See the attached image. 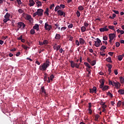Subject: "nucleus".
Wrapping results in <instances>:
<instances>
[{"instance_id":"1","label":"nucleus","mask_w":124,"mask_h":124,"mask_svg":"<svg viewBox=\"0 0 124 124\" xmlns=\"http://www.w3.org/2000/svg\"><path fill=\"white\" fill-rule=\"evenodd\" d=\"M49 66H50V62L49 60H46L43 64L40 65L39 69L42 71H46L47 67H49Z\"/></svg>"},{"instance_id":"2","label":"nucleus","mask_w":124,"mask_h":124,"mask_svg":"<svg viewBox=\"0 0 124 124\" xmlns=\"http://www.w3.org/2000/svg\"><path fill=\"white\" fill-rule=\"evenodd\" d=\"M43 12H44V10H43V9H38L37 10V11L33 14L32 16L33 18H34L35 16H37L38 17H42V16H43Z\"/></svg>"},{"instance_id":"3","label":"nucleus","mask_w":124,"mask_h":124,"mask_svg":"<svg viewBox=\"0 0 124 124\" xmlns=\"http://www.w3.org/2000/svg\"><path fill=\"white\" fill-rule=\"evenodd\" d=\"M17 25V28H18L19 29L21 28V30H24L26 27V25H25V23L22 22H18Z\"/></svg>"},{"instance_id":"4","label":"nucleus","mask_w":124,"mask_h":124,"mask_svg":"<svg viewBox=\"0 0 124 124\" xmlns=\"http://www.w3.org/2000/svg\"><path fill=\"white\" fill-rule=\"evenodd\" d=\"M5 19H3L4 23H6L7 21H9L10 19V14L7 13L6 15L4 16Z\"/></svg>"},{"instance_id":"5","label":"nucleus","mask_w":124,"mask_h":124,"mask_svg":"<svg viewBox=\"0 0 124 124\" xmlns=\"http://www.w3.org/2000/svg\"><path fill=\"white\" fill-rule=\"evenodd\" d=\"M44 81H45V82H46V81H47V83H50L51 82L50 77H49L48 76V74H47L46 73H45Z\"/></svg>"},{"instance_id":"6","label":"nucleus","mask_w":124,"mask_h":124,"mask_svg":"<svg viewBox=\"0 0 124 124\" xmlns=\"http://www.w3.org/2000/svg\"><path fill=\"white\" fill-rule=\"evenodd\" d=\"M108 37L109 38V42L111 43L113 39H114V38H116V34L115 33H110L108 34Z\"/></svg>"},{"instance_id":"7","label":"nucleus","mask_w":124,"mask_h":124,"mask_svg":"<svg viewBox=\"0 0 124 124\" xmlns=\"http://www.w3.org/2000/svg\"><path fill=\"white\" fill-rule=\"evenodd\" d=\"M96 41H94V46L95 47H99L100 46V43H101V40L99 39V38H97Z\"/></svg>"},{"instance_id":"8","label":"nucleus","mask_w":124,"mask_h":124,"mask_svg":"<svg viewBox=\"0 0 124 124\" xmlns=\"http://www.w3.org/2000/svg\"><path fill=\"white\" fill-rule=\"evenodd\" d=\"M45 29L46 31H51V29H52V26L48 25V23H46L45 24Z\"/></svg>"},{"instance_id":"9","label":"nucleus","mask_w":124,"mask_h":124,"mask_svg":"<svg viewBox=\"0 0 124 124\" xmlns=\"http://www.w3.org/2000/svg\"><path fill=\"white\" fill-rule=\"evenodd\" d=\"M113 86H115L116 89H117V90L120 89L121 85V83H120V82L116 81L113 82Z\"/></svg>"},{"instance_id":"10","label":"nucleus","mask_w":124,"mask_h":124,"mask_svg":"<svg viewBox=\"0 0 124 124\" xmlns=\"http://www.w3.org/2000/svg\"><path fill=\"white\" fill-rule=\"evenodd\" d=\"M58 15L59 16H63V17H65V12L59 10L57 11Z\"/></svg>"},{"instance_id":"11","label":"nucleus","mask_w":124,"mask_h":124,"mask_svg":"<svg viewBox=\"0 0 124 124\" xmlns=\"http://www.w3.org/2000/svg\"><path fill=\"white\" fill-rule=\"evenodd\" d=\"M109 31V29L107 28V26H105L104 28L100 29V31H101V32H103L104 31Z\"/></svg>"},{"instance_id":"12","label":"nucleus","mask_w":124,"mask_h":124,"mask_svg":"<svg viewBox=\"0 0 124 124\" xmlns=\"http://www.w3.org/2000/svg\"><path fill=\"white\" fill-rule=\"evenodd\" d=\"M99 82L100 83V85L99 86V88H103V87H104V79H101L99 80Z\"/></svg>"},{"instance_id":"13","label":"nucleus","mask_w":124,"mask_h":124,"mask_svg":"<svg viewBox=\"0 0 124 124\" xmlns=\"http://www.w3.org/2000/svg\"><path fill=\"white\" fill-rule=\"evenodd\" d=\"M34 4H35V2H34L33 0H29V6L30 7L33 6Z\"/></svg>"},{"instance_id":"14","label":"nucleus","mask_w":124,"mask_h":124,"mask_svg":"<svg viewBox=\"0 0 124 124\" xmlns=\"http://www.w3.org/2000/svg\"><path fill=\"white\" fill-rule=\"evenodd\" d=\"M35 2H36V4H37V7H39V6H41L42 5L41 1H40L38 0H35Z\"/></svg>"},{"instance_id":"15","label":"nucleus","mask_w":124,"mask_h":124,"mask_svg":"<svg viewBox=\"0 0 124 124\" xmlns=\"http://www.w3.org/2000/svg\"><path fill=\"white\" fill-rule=\"evenodd\" d=\"M107 66L108 67V71L109 72V74H110V73H111V72L112 71L111 70V68H112V65H111L110 63H108L107 65Z\"/></svg>"},{"instance_id":"16","label":"nucleus","mask_w":124,"mask_h":124,"mask_svg":"<svg viewBox=\"0 0 124 124\" xmlns=\"http://www.w3.org/2000/svg\"><path fill=\"white\" fill-rule=\"evenodd\" d=\"M70 63H71V67H72V68H74L76 66V64H77V63H75L73 61H71Z\"/></svg>"},{"instance_id":"17","label":"nucleus","mask_w":124,"mask_h":124,"mask_svg":"<svg viewBox=\"0 0 124 124\" xmlns=\"http://www.w3.org/2000/svg\"><path fill=\"white\" fill-rule=\"evenodd\" d=\"M109 88V86L107 85H105V86H103L102 88H100V89H102V91H107L108 89Z\"/></svg>"},{"instance_id":"18","label":"nucleus","mask_w":124,"mask_h":124,"mask_svg":"<svg viewBox=\"0 0 124 124\" xmlns=\"http://www.w3.org/2000/svg\"><path fill=\"white\" fill-rule=\"evenodd\" d=\"M53 49L54 50H56L57 51H59V50H60V49H61V46L60 45H58V46H53Z\"/></svg>"},{"instance_id":"19","label":"nucleus","mask_w":124,"mask_h":124,"mask_svg":"<svg viewBox=\"0 0 124 124\" xmlns=\"http://www.w3.org/2000/svg\"><path fill=\"white\" fill-rule=\"evenodd\" d=\"M55 38L56 39V40H60V39H61V34L57 33L55 35Z\"/></svg>"},{"instance_id":"20","label":"nucleus","mask_w":124,"mask_h":124,"mask_svg":"<svg viewBox=\"0 0 124 124\" xmlns=\"http://www.w3.org/2000/svg\"><path fill=\"white\" fill-rule=\"evenodd\" d=\"M79 43L81 45H83V44H84V43H85V40L83 38H79Z\"/></svg>"},{"instance_id":"21","label":"nucleus","mask_w":124,"mask_h":124,"mask_svg":"<svg viewBox=\"0 0 124 124\" xmlns=\"http://www.w3.org/2000/svg\"><path fill=\"white\" fill-rule=\"evenodd\" d=\"M33 29L38 31V30H39V25H38V24H35V26H33Z\"/></svg>"},{"instance_id":"22","label":"nucleus","mask_w":124,"mask_h":124,"mask_svg":"<svg viewBox=\"0 0 124 124\" xmlns=\"http://www.w3.org/2000/svg\"><path fill=\"white\" fill-rule=\"evenodd\" d=\"M41 91L42 93H45V94H47L46 93V91H45V88H44V86H42L41 88Z\"/></svg>"},{"instance_id":"23","label":"nucleus","mask_w":124,"mask_h":124,"mask_svg":"<svg viewBox=\"0 0 124 124\" xmlns=\"http://www.w3.org/2000/svg\"><path fill=\"white\" fill-rule=\"evenodd\" d=\"M118 93H120V94H124V89H120L118 91Z\"/></svg>"},{"instance_id":"24","label":"nucleus","mask_w":124,"mask_h":124,"mask_svg":"<svg viewBox=\"0 0 124 124\" xmlns=\"http://www.w3.org/2000/svg\"><path fill=\"white\" fill-rule=\"evenodd\" d=\"M108 29L112 30L115 32H116V30H115V27L114 26H108Z\"/></svg>"},{"instance_id":"25","label":"nucleus","mask_w":124,"mask_h":124,"mask_svg":"<svg viewBox=\"0 0 124 124\" xmlns=\"http://www.w3.org/2000/svg\"><path fill=\"white\" fill-rule=\"evenodd\" d=\"M87 30V29L86 28V27H85V26H82L81 28V32H85V31Z\"/></svg>"},{"instance_id":"26","label":"nucleus","mask_w":124,"mask_h":124,"mask_svg":"<svg viewBox=\"0 0 124 124\" xmlns=\"http://www.w3.org/2000/svg\"><path fill=\"white\" fill-rule=\"evenodd\" d=\"M59 9H61V7H60V6L57 5L55 7L54 11H55V12H57V11H58Z\"/></svg>"},{"instance_id":"27","label":"nucleus","mask_w":124,"mask_h":124,"mask_svg":"<svg viewBox=\"0 0 124 124\" xmlns=\"http://www.w3.org/2000/svg\"><path fill=\"white\" fill-rule=\"evenodd\" d=\"M96 63V61H95V60H93V61H91V62L90 63L91 65H92L93 66V65H94Z\"/></svg>"},{"instance_id":"28","label":"nucleus","mask_w":124,"mask_h":124,"mask_svg":"<svg viewBox=\"0 0 124 124\" xmlns=\"http://www.w3.org/2000/svg\"><path fill=\"white\" fill-rule=\"evenodd\" d=\"M49 8H47L46 9V11L45 12V14H46L47 16H49Z\"/></svg>"},{"instance_id":"29","label":"nucleus","mask_w":124,"mask_h":124,"mask_svg":"<svg viewBox=\"0 0 124 124\" xmlns=\"http://www.w3.org/2000/svg\"><path fill=\"white\" fill-rule=\"evenodd\" d=\"M123 55H119L117 57V59L118 60V61H122V60H123Z\"/></svg>"},{"instance_id":"30","label":"nucleus","mask_w":124,"mask_h":124,"mask_svg":"<svg viewBox=\"0 0 124 124\" xmlns=\"http://www.w3.org/2000/svg\"><path fill=\"white\" fill-rule=\"evenodd\" d=\"M31 18V15H27L26 16L25 19L26 20H30Z\"/></svg>"},{"instance_id":"31","label":"nucleus","mask_w":124,"mask_h":124,"mask_svg":"<svg viewBox=\"0 0 124 124\" xmlns=\"http://www.w3.org/2000/svg\"><path fill=\"white\" fill-rule=\"evenodd\" d=\"M114 83H115V81H112L110 80H108V84L109 85H111V86H114Z\"/></svg>"},{"instance_id":"32","label":"nucleus","mask_w":124,"mask_h":124,"mask_svg":"<svg viewBox=\"0 0 124 124\" xmlns=\"http://www.w3.org/2000/svg\"><path fill=\"white\" fill-rule=\"evenodd\" d=\"M106 61L108 62H112L111 57H108V58H107Z\"/></svg>"},{"instance_id":"33","label":"nucleus","mask_w":124,"mask_h":124,"mask_svg":"<svg viewBox=\"0 0 124 124\" xmlns=\"http://www.w3.org/2000/svg\"><path fill=\"white\" fill-rule=\"evenodd\" d=\"M84 64L85 65H86V66H87V67H88V68H91V65H90V64H89L88 62H85L84 63Z\"/></svg>"},{"instance_id":"34","label":"nucleus","mask_w":124,"mask_h":124,"mask_svg":"<svg viewBox=\"0 0 124 124\" xmlns=\"http://www.w3.org/2000/svg\"><path fill=\"white\" fill-rule=\"evenodd\" d=\"M30 32L31 34H34L35 33V31H34V29H32L30 31Z\"/></svg>"},{"instance_id":"35","label":"nucleus","mask_w":124,"mask_h":124,"mask_svg":"<svg viewBox=\"0 0 124 124\" xmlns=\"http://www.w3.org/2000/svg\"><path fill=\"white\" fill-rule=\"evenodd\" d=\"M120 82L121 84H124V78L123 77H120Z\"/></svg>"},{"instance_id":"36","label":"nucleus","mask_w":124,"mask_h":124,"mask_svg":"<svg viewBox=\"0 0 124 124\" xmlns=\"http://www.w3.org/2000/svg\"><path fill=\"white\" fill-rule=\"evenodd\" d=\"M50 81H53V79L55 78V76L53 74H51L50 76Z\"/></svg>"},{"instance_id":"37","label":"nucleus","mask_w":124,"mask_h":124,"mask_svg":"<svg viewBox=\"0 0 124 124\" xmlns=\"http://www.w3.org/2000/svg\"><path fill=\"white\" fill-rule=\"evenodd\" d=\"M107 95H108V96H110V97L112 98L113 97V94L111 93L110 92L107 93Z\"/></svg>"},{"instance_id":"38","label":"nucleus","mask_w":124,"mask_h":124,"mask_svg":"<svg viewBox=\"0 0 124 124\" xmlns=\"http://www.w3.org/2000/svg\"><path fill=\"white\" fill-rule=\"evenodd\" d=\"M55 26L56 27V29H58V30H61V27H59V26H60V25L58 24V23H57L56 24H55Z\"/></svg>"},{"instance_id":"39","label":"nucleus","mask_w":124,"mask_h":124,"mask_svg":"<svg viewBox=\"0 0 124 124\" xmlns=\"http://www.w3.org/2000/svg\"><path fill=\"white\" fill-rule=\"evenodd\" d=\"M78 10H80L82 11V10H84V8L83 7V6H79L78 7Z\"/></svg>"},{"instance_id":"40","label":"nucleus","mask_w":124,"mask_h":124,"mask_svg":"<svg viewBox=\"0 0 124 124\" xmlns=\"http://www.w3.org/2000/svg\"><path fill=\"white\" fill-rule=\"evenodd\" d=\"M84 26L85 28H88V27L89 26V23H87V21H85L84 23Z\"/></svg>"},{"instance_id":"41","label":"nucleus","mask_w":124,"mask_h":124,"mask_svg":"<svg viewBox=\"0 0 124 124\" xmlns=\"http://www.w3.org/2000/svg\"><path fill=\"white\" fill-rule=\"evenodd\" d=\"M105 49H106V46H101V48L100 49V50L101 51H103V50H105Z\"/></svg>"},{"instance_id":"42","label":"nucleus","mask_w":124,"mask_h":124,"mask_svg":"<svg viewBox=\"0 0 124 124\" xmlns=\"http://www.w3.org/2000/svg\"><path fill=\"white\" fill-rule=\"evenodd\" d=\"M122 105V101H119L117 103V107H120Z\"/></svg>"},{"instance_id":"43","label":"nucleus","mask_w":124,"mask_h":124,"mask_svg":"<svg viewBox=\"0 0 124 124\" xmlns=\"http://www.w3.org/2000/svg\"><path fill=\"white\" fill-rule=\"evenodd\" d=\"M22 47L25 49V50H28V49H30V47L27 46L25 45H22Z\"/></svg>"},{"instance_id":"44","label":"nucleus","mask_w":124,"mask_h":124,"mask_svg":"<svg viewBox=\"0 0 124 124\" xmlns=\"http://www.w3.org/2000/svg\"><path fill=\"white\" fill-rule=\"evenodd\" d=\"M44 45H46V44H48V41L47 40H45L43 42Z\"/></svg>"},{"instance_id":"45","label":"nucleus","mask_w":124,"mask_h":124,"mask_svg":"<svg viewBox=\"0 0 124 124\" xmlns=\"http://www.w3.org/2000/svg\"><path fill=\"white\" fill-rule=\"evenodd\" d=\"M16 1L18 5H21V4H22V1H21V0H16Z\"/></svg>"},{"instance_id":"46","label":"nucleus","mask_w":124,"mask_h":124,"mask_svg":"<svg viewBox=\"0 0 124 124\" xmlns=\"http://www.w3.org/2000/svg\"><path fill=\"white\" fill-rule=\"evenodd\" d=\"M53 7H55V4H52L50 5V6L49 7V9H50V10L52 9Z\"/></svg>"},{"instance_id":"47","label":"nucleus","mask_w":124,"mask_h":124,"mask_svg":"<svg viewBox=\"0 0 124 124\" xmlns=\"http://www.w3.org/2000/svg\"><path fill=\"white\" fill-rule=\"evenodd\" d=\"M102 105H103V106H102L103 109H105V108H106V107H107V106L105 105V103H103Z\"/></svg>"},{"instance_id":"48","label":"nucleus","mask_w":124,"mask_h":124,"mask_svg":"<svg viewBox=\"0 0 124 124\" xmlns=\"http://www.w3.org/2000/svg\"><path fill=\"white\" fill-rule=\"evenodd\" d=\"M60 9H61V8H65V5H63V4H61L60 5Z\"/></svg>"},{"instance_id":"49","label":"nucleus","mask_w":124,"mask_h":124,"mask_svg":"<svg viewBox=\"0 0 124 124\" xmlns=\"http://www.w3.org/2000/svg\"><path fill=\"white\" fill-rule=\"evenodd\" d=\"M68 29H72L73 28V24H71L68 26Z\"/></svg>"},{"instance_id":"50","label":"nucleus","mask_w":124,"mask_h":124,"mask_svg":"<svg viewBox=\"0 0 124 124\" xmlns=\"http://www.w3.org/2000/svg\"><path fill=\"white\" fill-rule=\"evenodd\" d=\"M77 15L78 17H80V16L81 15V14H80V12H79L78 11H77Z\"/></svg>"},{"instance_id":"51","label":"nucleus","mask_w":124,"mask_h":124,"mask_svg":"<svg viewBox=\"0 0 124 124\" xmlns=\"http://www.w3.org/2000/svg\"><path fill=\"white\" fill-rule=\"evenodd\" d=\"M103 40H105V41L108 40V37H107V36H105L103 37Z\"/></svg>"},{"instance_id":"52","label":"nucleus","mask_w":124,"mask_h":124,"mask_svg":"<svg viewBox=\"0 0 124 124\" xmlns=\"http://www.w3.org/2000/svg\"><path fill=\"white\" fill-rule=\"evenodd\" d=\"M76 45H77V46H79V45H80V43H79V41L77 40L76 41Z\"/></svg>"},{"instance_id":"53","label":"nucleus","mask_w":124,"mask_h":124,"mask_svg":"<svg viewBox=\"0 0 124 124\" xmlns=\"http://www.w3.org/2000/svg\"><path fill=\"white\" fill-rule=\"evenodd\" d=\"M18 12H19V13H20V14H22V13H23L24 11L22 10V9H19L18 10Z\"/></svg>"},{"instance_id":"54","label":"nucleus","mask_w":124,"mask_h":124,"mask_svg":"<svg viewBox=\"0 0 124 124\" xmlns=\"http://www.w3.org/2000/svg\"><path fill=\"white\" fill-rule=\"evenodd\" d=\"M92 90L95 92V93H96V87L94 86Z\"/></svg>"},{"instance_id":"55","label":"nucleus","mask_w":124,"mask_h":124,"mask_svg":"<svg viewBox=\"0 0 124 124\" xmlns=\"http://www.w3.org/2000/svg\"><path fill=\"white\" fill-rule=\"evenodd\" d=\"M23 39V36L21 35L19 37L17 38V40H22Z\"/></svg>"},{"instance_id":"56","label":"nucleus","mask_w":124,"mask_h":124,"mask_svg":"<svg viewBox=\"0 0 124 124\" xmlns=\"http://www.w3.org/2000/svg\"><path fill=\"white\" fill-rule=\"evenodd\" d=\"M120 43H119V42H116V47H120Z\"/></svg>"},{"instance_id":"57","label":"nucleus","mask_w":124,"mask_h":124,"mask_svg":"<svg viewBox=\"0 0 124 124\" xmlns=\"http://www.w3.org/2000/svg\"><path fill=\"white\" fill-rule=\"evenodd\" d=\"M65 30H66V27H62V28L61 29V31H65Z\"/></svg>"},{"instance_id":"58","label":"nucleus","mask_w":124,"mask_h":124,"mask_svg":"<svg viewBox=\"0 0 124 124\" xmlns=\"http://www.w3.org/2000/svg\"><path fill=\"white\" fill-rule=\"evenodd\" d=\"M87 62H89V63H91V62H92V60H91V59L88 58H87Z\"/></svg>"},{"instance_id":"59","label":"nucleus","mask_w":124,"mask_h":124,"mask_svg":"<svg viewBox=\"0 0 124 124\" xmlns=\"http://www.w3.org/2000/svg\"><path fill=\"white\" fill-rule=\"evenodd\" d=\"M100 54L101 55V56H105V53H103V52H100Z\"/></svg>"},{"instance_id":"60","label":"nucleus","mask_w":124,"mask_h":124,"mask_svg":"<svg viewBox=\"0 0 124 124\" xmlns=\"http://www.w3.org/2000/svg\"><path fill=\"white\" fill-rule=\"evenodd\" d=\"M113 11L115 14H119V11L113 10Z\"/></svg>"},{"instance_id":"61","label":"nucleus","mask_w":124,"mask_h":124,"mask_svg":"<svg viewBox=\"0 0 124 124\" xmlns=\"http://www.w3.org/2000/svg\"><path fill=\"white\" fill-rule=\"evenodd\" d=\"M114 54V52H108V55H109V56H113V54Z\"/></svg>"},{"instance_id":"62","label":"nucleus","mask_w":124,"mask_h":124,"mask_svg":"<svg viewBox=\"0 0 124 124\" xmlns=\"http://www.w3.org/2000/svg\"><path fill=\"white\" fill-rule=\"evenodd\" d=\"M90 92L91 93H95L94 91H93V89H90Z\"/></svg>"},{"instance_id":"63","label":"nucleus","mask_w":124,"mask_h":124,"mask_svg":"<svg viewBox=\"0 0 124 124\" xmlns=\"http://www.w3.org/2000/svg\"><path fill=\"white\" fill-rule=\"evenodd\" d=\"M86 70L88 71V72H91V68H86Z\"/></svg>"},{"instance_id":"64","label":"nucleus","mask_w":124,"mask_h":124,"mask_svg":"<svg viewBox=\"0 0 124 124\" xmlns=\"http://www.w3.org/2000/svg\"><path fill=\"white\" fill-rule=\"evenodd\" d=\"M99 117H100V116L98 114H96V115H95V118L98 119V118H99Z\"/></svg>"}]
</instances>
